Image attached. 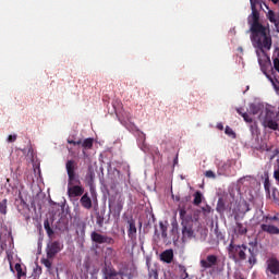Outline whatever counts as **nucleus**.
I'll use <instances>...</instances> for the list:
<instances>
[{"instance_id": "nucleus-1", "label": "nucleus", "mask_w": 279, "mask_h": 279, "mask_svg": "<svg viewBox=\"0 0 279 279\" xmlns=\"http://www.w3.org/2000/svg\"><path fill=\"white\" fill-rule=\"evenodd\" d=\"M250 32L252 44L257 49L256 53L258 58V64L262 71H267V66H271V60L265 51H269V49H271V28H269V24H267L258 31H253L250 28Z\"/></svg>"}, {"instance_id": "nucleus-2", "label": "nucleus", "mask_w": 279, "mask_h": 279, "mask_svg": "<svg viewBox=\"0 0 279 279\" xmlns=\"http://www.w3.org/2000/svg\"><path fill=\"white\" fill-rule=\"evenodd\" d=\"M251 1V10L252 13L247 17V24L250 25V29L253 32H257L263 27H267V25H263L260 23V13L258 12V9H256L257 5H260V2L263 0H250Z\"/></svg>"}, {"instance_id": "nucleus-3", "label": "nucleus", "mask_w": 279, "mask_h": 279, "mask_svg": "<svg viewBox=\"0 0 279 279\" xmlns=\"http://www.w3.org/2000/svg\"><path fill=\"white\" fill-rule=\"evenodd\" d=\"M228 252H229V258L231 260H234V263H239V260H246L247 255L245 252H247V246L245 244L238 245L234 244L233 241L228 246Z\"/></svg>"}, {"instance_id": "nucleus-4", "label": "nucleus", "mask_w": 279, "mask_h": 279, "mask_svg": "<svg viewBox=\"0 0 279 279\" xmlns=\"http://www.w3.org/2000/svg\"><path fill=\"white\" fill-rule=\"evenodd\" d=\"M84 187L82 186V181H68V197L70 199H77L84 195Z\"/></svg>"}, {"instance_id": "nucleus-5", "label": "nucleus", "mask_w": 279, "mask_h": 279, "mask_svg": "<svg viewBox=\"0 0 279 279\" xmlns=\"http://www.w3.org/2000/svg\"><path fill=\"white\" fill-rule=\"evenodd\" d=\"M65 171L68 173V182H70V184L72 182L80 183V174H77V161L74 159L68 160L65 162Z\"/></svg>"}, {"instance_id": "nucleus-6", "label": "nucleus", "mask_w": 279, "mask_h": 279, "mask_svg": "<svg viewBox=\"0 0 279 279\" xmlns=\"http://www.w3.org/2000/svg\"><path fill=\"white\" fill-rule=\"evenodd\" d=\"M264 125L265 128H269V130H278V113L274 112V110L266 108L264 110Z\"/></svg>"}, {"instance_id": "nucleus-7", "label": "nucleus", "mask_w": 279, "mask_h": 279, "mask_svg": "<svg viewBox=\"0 0 279 279\" xmlns=\"http://www.w3.org/2000/svg\"><path fill=\"white\" fill-rule=\"evenodd\" d=\"M64 250V244L60 241H50L46 246V256L47 258H56L60 251Z\"/></svg>"}, {"instance_id": "nucleus-8", "label": "nucleus", "mask_w": 279, "mask_h": 279, "mask_svg": "<svg viewBox=\"0 0 279 279\" xmlns=\"http://www.w3.org/2000/svg\"><path fill=\"white\" fill-rule=\"evenodd\" d=\"M181 226L182 241H186V239H193L195 236V231L193 230V220L181 221Z\"/></svg>"}, {"instance_id": "nucleus-9", "label": "nucleus", "mask_w": 279, "mask_h": 279, "mask_svg": "<svg viewBox=\"0 0 279 279\" xmlns=\"http://www.w3.org/2000/svg\"><path fill=\"white\" fill-rule=\"evenodd\" d=\"M90 239H92L93 243H97L98 245H102L104 243H106L107 245H114V239H112L108 235L98 233L96 231H93L90 233Z\"/></svg>"}, {"instance_id": "nucleus-10", "label": "nucleus", "mask_w": 279, "mask_h": 279, "mask_svg": "<svg viewBox=\"0 0 279 279\" xmlns=\"http://www.w3.org/2000/svg\"><path fill=\"white\" fill-rule=\"evenodd\" d=\"M85 184L89 187V193L93 195L95 193V170L93 167H88L85 174Z\"/></svg>"}, {"instance_id": "nucleus-11", "label": "nucleus", "mask_w": 279, "mask_h": 279, "mask_svg": "<svg viewBox=\"0 0 279 279\" xmlns=\"http://www.w3.org/2000/svg\"><path fill=\"white\" fill-rule=\"evenodd\" d=\"M123 198L119 197L117 201L109 199V208L113 211L114 217H121V210H123Z\"/></svg>"}, {"instance_id": "nucleus-12", "label": "nucleus", "mask_w": 279, "mask_h": 279, "mask_svg": "<svg viewBox=\"0 0 279 279\" xmlns=\"http://www.w3.org/2000/svg\"><path fill=\"white\" fill-rule=\"evenodd\" d=\"M217 260L216 255H208L206 259H201V267H203V269H210L217 265Z\"/></svg>"}, {"instance_id": "nucleus-13", "label": "nucleus", "mask_w": 279, "mask_h": 279, "mask_svg": "<svg viewBox=\"0 0 279 279\" xmlns=\"http://www.w3.org/2000/svg\"><path fill=\"white\" fill-rule=\"evenodd\" d=\"M128 236L129 239H131V241H136V232H137V229H136V221L131 218L128 220Z\"/></svg>"}, {"instance_id": "nucleus-14", "label": "nucleus", "mask_w": 279, "mask_h": 279, "mask_svg": "<svg viewBox=\"0 0 279 279\" xmlns=\"http://www.w3.org/2000/svg\"><path fill=\"white\" fill-rule=\"evenodd\" d=\"M267 269L274 276H278L279 274V260L277 258H269L267 260Z\"/></svg>"}, {"instance_id": "nucleus-15", "label": "nucleus", "mask_w": 279, "mask_h": 279, "mask_svg": "<svg viewBox=\"0 0 279 279\" xmlns=\"http://www.w3.org/2000/svg\"><path fill=\"white\" fill-rule=\"evenodd\" d=\"M80 204L83 208H85L86 210H90V208H93V199L90 198V196L88 195V192H85L80 199Z\"/></svg>"}, {"instance_id": "nucleus-16", "label": "nucleus", "mask_w": 279, "mask_h": 279, "mask_svg": "<svg viewBox=\"0 0 279 279\" xmlns=\"http://www.w3.org/2000/svg\"><path fill=\"white\" fill-rule=\"evenodd\" d=\"M262 232H267V234H279V228L274 225H260Z\"/></svg>"}, {"instance_id": "nucleus-17", "label": "nucleus", "mask_w": 279, "mask_h": 279, "mask_svg": "<svg viewBox=\"0 0 279 279\" xmlns=\"http://www.w3.org/2000/svg\"><path fill=\"white\" fill-rule=\"evenodd\" d=\"M160 260L167 263L168 265L173 263V251L171 248L163 251L160 254Z\"/></svg>"}, {"instance_id": "nucleus-18", "label": "nucleus", "mask_w": 279, "mask_h": 279, "mask_svg": "<svg viewBox=\"0 0 279 279\" xmlns=\"http://www.w3.org/2000/svg\"><path fill=\"white\" fill-rule=\"evenodd\" d=\"M102 274H104L105 279H112L116 276H119V272H117V270H114V268H112L110 266H105L102 268Z\"/></svg>"}, {"instance_id": "nucleus-19", "label": "nucleus", "mask_w": 279, "mask_h": 279, "mask_svg": "<svg viewBox=\"0 0 279 279\" xmlns=\"http://www.w3.org/2000/svg\"><path fill=\"white\" fill-rule=\"evenodd\" d=\"M145 141H146L145 133L138 132V135H137V143H138V145H140V148L142 149V151H147V149H149V148L147 147V144H145Z\"/></svg>"}, {"instance_id": "nucleus-20", "label": "nucleus", "mask_w": 279, "mask_h": 279, "mask_svg": "<svg viewBox=\"0 0 279 279\" xmlns=\"http://www.w3.org/2000/svg\"><path fill=\"white\" fill-rule=\"evenodd\" d=\"M234 234H239L243 236V234H247V227L243 226L241 222H236L233 228Z\"/></svg>"}, {"instance_id": "nucleus-21", "label": "nucleus", "mask_w": 279, "mask_h": 279, "mask_svg": "<svg viewBox=\"0 0 279 279\" xmlns=\"http://www.w3.org/2000/svg\"><path fill=\"white\" fill-rule=\"evenodd\" d=\"M179 217H180L181 221H193V216L187 215L185 208H181L179 210Z\"/></svg>"}, {"instance_id": "nucleus-22", "label": "nucleus", "mask_w": 279, "mask_h": 279, "mask_svg": "<svg viewBox=\"0 0 279 279\" xmlns=\"http://www.w3.org/2000/svg\"><path fill=\"white\" fill-rule=\"evenodd\" d=\"M272 198L274 204H277V206H279V191L278 187H272L271 189V194L269 199Z\"/></svg>"}, {"instance_id": "nucleus-23", "label": "nucleus", "mask_w": 279, "mask_h": 279, "mask_svg": "<svg viewBox=\"0 0 279 279\" xmlns=\"http://www.w3.org/2000/svg\"><path fill=\"white\" fill-rule=\"evenodd\" d=\"M44 228H45L49 239H53L54 232H53V229L51 228V225L49 223V219H46L44 221Z\"/></svg>"}, {"instance_id": "nucleus-24", "label": "nucleus", "mask_w": 279, "mask_h": 279, "mask_svg": "<svg viewBox=\"0 0 279 279\" xmlns=\"http://www.w3.org/2000/svg\"><path fill=\"white\" fill-rule=\"evenodd\" d=\"M264 190L267 197H271V183L269 182V178H266L264 181Z\"/></svg>"}, {"instance_id": "nucleus-25", "label": "nucleus", "mask_w": 279, "mask_h": 279, "mask_svg": "<svg viewBox=\"0 0 279 279\" xmlns=\"http://www.w3.org/2000/svg\"><path fill=\"white\" fill-rule=\"evenodd\" d=\"M0 215H8V198L0 201Z\"/></svg>"}, {"instance_id": "nucleus-26", "label": "nucleus", "mask_w": 279, "mask_h": 279, "mask_svg": "<svg viewBox=\"0 0 279 279\" xmlns=\"http://www.w3.org/2000/svg\"><path fill=\"white\" fill-rule=\"evenodd\" d=\"M248 252H250L248 263L251 267H254V265H256L257 263L256 253L254 252V248H248Z\"/></svg>"}, {"instance_id": "nucleus-27", "label": "nucleus", "mask_w": 279, "mask_h": 279, "mask_svg": "<svg viewBox=\"0 0 279 279\" xmlns=\"http://www.w3.org/2000/svg\"><path fill=\"white\" fill-rule=\"evenodd\" d=\"M266 16L270 23H276V21H279V15H276V12L272 10H269Z\"/></svg>"}, {"instance_id": "nucleus-28", "label": "nucleus", "mask_w": 279, "mask_h": 279, "mask_svg": "<svg viewBox=\"0 0 279 279\" xmlns=\"http://www.w3.org/2000/svg\"><path fill=\"white\" fill-rule=\"evenodd\" d=\"M93 143H94V140L88 137V138L83 141L82 147L84 149H93Z\"/></svg>"}, {"instance_id": "nucleus-29", "label": "nucleus", "mask_w": 279, "mask_h": 279, "mask_svg": "<svg viewBox=\"0 0 279 279\" xmlns=\"http://www.w3.org/2000/svg\"><path fill=\"white\" fill-rule=\"evenodd\" d=\"M53 258H41V264L48 269V271H51V267L53 263L51 262Z\"/></svg>"}, {"instance_id": "nucleus-30", "label": "nucleus", "mask_w": 279, "mask_h": 279, "mask_svg": "<svg viewBox=\"0 0 279 279\" xmlns=\"http://www.w3.org/2000/svg\"><path fill=\"white\" fill-rule=\"evenodd\" d=\"M202 197H203L202 192L199 191L195 192L194 201H193L194 206H199V204H202Z\"/></svg>"}, {"instance_id": "nucleus-31", "label": "nucleus", "mask_w": 279, "mask_h": 279, "mask_svg": "<svg viewBox=\"0 0 279 279\" xmlns=\"http://www.w3.org/2000/svg\"><path fill=\"white\" fill-rule=\"evenodd\" d=\"M217 213H223L226 210V203L223 202V198H219L216 207Z\"/></svg>"}, {"instance_id": "nucleus-32", "label": "nucleus", "mask_w": 279, "mask_h": 279, "mask_svg": "<svg viewBox=\"0 0 279 279\" xmlns=\"http://www.w3.org/2000/svg\"><path fill=\"white\" fill-rule=\"evenodd\" d=\"M179 271H180V278L181 279H186L189 278V272L186 271V267L185 266H182V265H179Z\"/></svg>"}, {"instance_id": "nucleus-33", "label": "nucleus", "mask_w": 279, "mask_h": 279, "mask_svg": "<svg viewBox=\"0 0 279 279\" xmlns=\"http://www.w3.org/2000/svg\"><path fill=\"white\" fill-rule=\"evenodd\" d=\"M15 271L17 274V278L25 276V272H23V267L21 266V264H15Z\"/></svg>"}, {"instance_id": "nucleus-34", "label": "nucleus", "mask_w": 279, "mask_h": 279, "mask_svg": "<svg viewBox=\"0 0 279 279\" xmlns=\"http://www.w3.org/2000/svg\"><path fill=\"white\" fill-rule=\"evenodd\" d=\"M250 110H251L252 114H258V112H260V106H258V105H251L250 106Z\"/></svg>"}, {"instance_id": "nucleus-35", "label": "nucleus", "mask_w": 279, "mask_h": 279, "mask_svg": "<svg viewBox=\"0 0 279 279\" xmlns=\"http://www.w3.org/2000/svg\"><path fill=\"white\" fill-rule=\"evenodd\" d=\"M225 134H227V136H232L233 138L236 137V133H234V131L230 126H226Z\"/></svg>"}, {"instance_id": "nucleus-36", "label": "nucleus", "mask_w": 279, "mask_h": 279, "mask_svg": "<svg viewBox=\"0 0 279 279\" xmlns=\"http://www.w3.org/2000/svg\"><path fill=\"white\" fill-rule=\"evenodd\" d=\"M149 278L158 279V269L151 268L148 270Z\"/></svg>"}, {"instance_id": "nucleus-37", "label": "nucleus", "mask_w": 279, "mask_h": 279, "mask_svg": "<svg viewBox=\"0 0 279 279\" xmlns=\"http://www.w3.org/2000/svg\"><path fill=\"white\" fill-rule=\"evenodd\" d=\"M242 118L246 123H252V118L250 117V114H247V112L242 113Z\"/></svg>"}, {"instance_id": "nucleus-38", "label": "nucleus", "mask_w": 279, "mask_h": 279, "mask_svg": "<svg viewBox=\"0 0 279 279\" xmlns=\"http://www.w3.org/2000/svg\"><path fill=\"white\" fill-rule=\"evenodd\" d=\"M205 175L206 178H213V179L217 178V175L215 174V172H213V170H207L205 172Z\"/></svg>"}, {"instance_id": "nucleus-39", "label": "nucleus", "mask_w": 279, "mask_h": 279, "mask_svg": "<svg viewBox=\"0 0 279 279\" xmlns=\"http://www.w3.org/2000/svg\"><path fill=\"white\" fill-rule=\"evenodd\" d=\"M270 82H271V84H272L275 90H276L277 93H279V83L277 84V83L274 81V78H270Z\"/></svg>"}, {"instance_id": "nucleus-40", "label": "nucleus", "mask_w": 279, "mask_h": 279, "mask_svg": "<svg viewBox=\"0 0 279 279\" xmlns=\"http://www.w3.org/2000/svg\"><path fill=\"white\" fill-rule=\"evenodd\" d=\"M8 141L9 143H14L16 141V135H9Z\"/></svg>"}, {"instance_id": "nucleus-41", "label": "nucleus", "mask_w": 279, "mask_h": 279, "mask_svg": "<svg viewBox=\"0 0 279 279\" xmlns=\"http://www.w3.org/2000/svg\"><path fill=\"white\" fill-rule=\"evenodd\" d=\"M121 279H132V274H121Z\"/></svg>"}, {"instance_id": "nucleus-42", "label": "nucleus", "mask_w": 279, "mask_h": 279, "mask_svg": "<svg viewBox=\"0 0 279 279\" xmlns=\"http://www.w3.org/2000/svg\"><path fill=\"white\" fill-rule=\"evenodd\" d=\"M275 25V31L277 32V34H279V20H277L276 22H272Z\"/></svg>"}, {"instance_id": "nucleus-43", "label": "nucleus", "mask_w": 279, "mask_h": 279, "mask_svg": "<svg viewBox=\"0 0 279 279\" xmlns=\"http://www.w3.org/2000/svg\"><path fill=\"white\" fill-rule=\"evenodd\" d=\"M278 154H279V149L276 148V149L274 150V154L270 156V160H274V158H276V156H278Z\"/></svg>"}, {"instance_id": "nucleus-44", "label": "nucleus", "mask_w": 279, "mask_h": 279, "mask_svg": "<svg viewBox=\"0 0 279 279\" xmlns=\"http://www.w3.org/2000/svg\"><path fill=\"white\" fill-rule=\"evenodd\" d=\"M97 225L99 226V228H102L104 227V218L97 219Z\"/></svg>"}, {"instance_id": "nucleus-45", "label": "nucleus", "mask_w": 279, "mask_h": 279, "mask_svg": "<svg viewBox=\"0 0 279 279\" xmlns=\"http://www.w3.org/2000/svg\"><path fill=\"white\" fill-rule=\"evenodd\" d=\"M69 145H76V141L68 140Z\"/></svg>"}, {"instance_id": "nucleus-46", "label": "nucleus", "mask_w": 279, "mask_h": 279, "mask_svg": "<svg viewBox=\"0 0 279 279\" xmlns=\"http://www.w3.org/2000/svg\"><path fill=\"white\" fill-rule=\"evenodd\" d=\"M264 149H265L266 151H271V148H270L269 146H267V145H265Z\"/></svg>"}, {"instance_id": "nucleus-47", "label": "nucleus", "mask_w": 279, "mask_h": 279, "mask_svg": "<svg viewBox=\"0 0 279 279\" xmlns=\"http://www.w3.org/2000/svg\"><path fill=\"white\" fill-rule=\"evenodd\" d=\"M241 110H242V109H238L236 112H238L239 114H241V117H243V114H244L245 112H242Z\"/></svg>"}, {"instance_id": "nucleus-48", "label": "nucleus", "mask_w": 279, "mask_h": 279, "mask_svg": "<svg viewBox=\"0 0 279 279\" xmlns=\"http://www.w3.org/2000/svg\"><path fill=\"white\" fill-rule=\"evenodd\" d=\"M217 128L218 130H223V124H218Z\"/></svg>"}, {"instance_id": "nucleus-49", "label": "nucleus", "mask_w": 279, "mask_h": 279, "mask_svg": "<svg viewBox=\"0 0 279 279\" xmlns=\"http://www.w3.org/2000/svg\"><path fill=\"white\" fill-rule=\"evenodd\" d=\"M173 165H178V155L175 156V158L173 160Z\"/></svg>"}, {"instance_id": "nucleus-50", "label": "nucleus", "mask_w": 279, "mask_h": 279, "mask_svg": "<svg viewBox=\"0 0 279 279\" xmlns=\"http://www.w3.org/2000/svg\"><path fill=\"white\" fill-rule=\"evenodd\" d=\"M82 144H83L82 140L76 141V145H82Z\"/></svg>"}, {"instance_id": "nucleus-51", "label": "nucleus", "mask_w": 279, "mask_h": 279, "mask_svg": "<svg viewBox=\"0 0 279 279\" xmlns=\"http://www.w3.org/2000/svg\"><path fill=\"white\" fill-rule=\"evenodd\" d=\"M269 219H270V221H276L277 218L276 217H270Z\"/></svg>"}, {"instance_id": "nucleus-52", "label": "nucleus", "mask_w": 279, "mask_h": 279, "mask_svg": "<svg viewBox=\"0 0 279 279\" xmlns=\"http://www.w3.org/2000/svg\"><path fill=\"white\" fill-rule=\"evenodd\" d=\"M175 202H180V196H175Z\"/></svg>"}, {"instance_id": "nucleus-53", "label": "nucleus", "mask_w": 279, "mask_h": 279, "mask_svg": "<svg viewBox=\"0 0 279 279\" xmlns=\"http://www.w3.org/2000/svg\"><path fill=\"white\" fill-rule=\"evenodd\" d=\"M162 236H167V233L165 232V230H162Z\"/></svg>"}, {"instance_id": "nucleus-54", "label": "nucleus", "mask_w": 279, "mask_h": 279, "mask_svg": "<svg viewBox=\"0 0 279 279\" xmlns=\"http://www.w3.org/2000/svg\"><path fill=\"white\" fill-rule=\"evenodd\" d=\"M270 1H272L276 4V3H278L279 0H270Z\"/></svg>"}, {"instance_id": "nucleus-55", "label": "nucleus", "mask_w": 279, "mask_h": 279, "mask_svg": "<svg viewBox=\"0 0 279 279\" xmlns=\"http://www.w3.org/2000/svg\"><path fill=\"white\" fill-rule=\"evenodd\" d=\"M107 251H108V252H112V248H111V247H108Z\"/></svg>"}, {"instance_id": "nucleus-56", "label": "nucleus", "mask_w": 279, "mask_h": 279, "mask_svg": "<svg viewBox=\"0 0 279 279\" xmlns=\"http://www.w3.org/2000/svg\"><path fill=\"white\" fill-rule=\"evenodd\" d=\"M161 229H162V230L165 229V226H162V223H161Z\"/></svg>"}, {"instance_id": "nucleus-57", "label": "nucleus", "mask_w": 279, "mask_h": 279, "mask_svg": "<svg viewBox=\"0 0 279 279\" xmlns=\"http://www.w3.org/2000/svg\"><path fill=\"white\" fill-rule=\"evenodd\" d=\"M265 219H266V222H267V219H269V217H266Z\"/></svg>"}]
</instances>
